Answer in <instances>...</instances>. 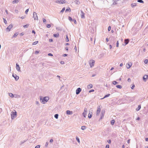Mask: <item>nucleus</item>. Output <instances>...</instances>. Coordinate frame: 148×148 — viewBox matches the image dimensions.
<instances>
[{
	"instance_id": "412c9836",
	"label": "nucleus",
	"mask_w": 148,
	"mask_h": 148,
	"mask_svg": "<svg viewBox=\"0 0 148 148\" xmlns=\"http://www.w3.org/2000/svg\"><path fill=\"white\" fill-rule=\"evenodd\" d=\"M136 3H132L131 4V6L132 8L136 6Z\"/></svg>"
},
{
	"instance_id": "a19ab883",
	"label": "nucleus",
	"mask_w": 148,
	"mask_h": 148,
	"mask_svg": "<svg viewBox=\"0 0 148 148\" xmlns=\"http://www.w3.org/2000/svg\"><path fill=\"white\" fill-rule=\"evenodd\" d=\"M69 41L68 37L67 36V35H66V42H68Z\"/></svg>"
},
{
	"instance_id": "473e14b6",
	"label": "nucleus",
	"mask_w": 148,
	"mask_h": 148,
	"mask_svg": "<svg viewBox=\"0 0 148 148\" xmlns=\"http://www.w3.org/2000/svg\"><path fill=\"white\" fill-rule=\"evenodd\" d=\"M14 97H15V98H18L20 97L19 95H18L16 94H14Z\"/></svg>"
},
{
	"instance_id": "864d4df0",
	"label": "nucleus",
	"mask_w": 148,
	"mask_h": 148,
	"mask_svg": "<svg viewBox=\"0 0 148 148\" xmlns=\"http://www.w3.org/2000/svg\"><path fill=\"white\" fill-rule=\"evenodd\" d=\"M135 87V85L134 84H133L132 86V87H131V89H134V88Z\"/></svg>"
},
{
	"instance_id": "72a5a7b5",
	"label": "nucleus",
	"mask_w": 148,
	"mask_h": 148,
	"mask_svg": "<svg viewBox=\"0 0 148 148\" xmlns=\"http://www.w3.org/2000/svg\"><path fill=\"white\" fill-rule=\"evenodd\" d=\"M76 139L77 140V141L79 143H80V140H79V138L77 137V136H76Z\"/></svg>"
},
{
	"instance_id": "f8f14e48",
	"label": "nucleus",
	"mask_w": 148,
	"mask_h": 148,
	"mask_svg": "<svg viewBox=\"0 0 148 148\" xmlns=\"http://www.w3.org/2000/svg\"><path fill=\"white\" fill-rule=\"evenodd\" d=\"M143 78L145 82L146 80L148 78V75H145L143 77Z\"/></svg>"
},
{
	"instance_id": "ea45409f",
	"label": "nucleus",
	"mask_w": 148,
	"mask_h": 148,
	"mask_svg": "<svg viewBox=\"0 0 148 148\" xmlns=\"http://www.w3.org/2000/svg\"><path fill=\"white\" fill-rule=\"evenodd\" d=\"M43 22L45 24H46V20L45 18H43Z\"/></svg>"
},
{
	"instance_id": "0e129e2a",
	"label": "nucleus",
	"mask_w": 148,
	"mask_h": 148,
	"mask_svg": "<svg viewBox=\"0 0 148 148\" xmlns=\"http://www.w3.org/2000/svg\"><path fill=\"white\" fill-rule=\"evenodd\" d=\"M67 54H64L63 55V56L64 57H65V56H67Z\"/></svg>"
},
{
	"instance_id": "f3484780",
	"label": "nucleus",
	"mask_w": 148,
	"mask_h": 148,
	"mask_svg": "<svg viewBox=\"0 0 148 148\" xmlns=\"http://www.w3.org/2000/svg\"><path fill=\"white\" fill-rule=\"evenodd\" d=\"M93 86L91 84H90L88 85L87 86V88L88 89H89L92 88V87Z\"/></svg>"
},
{
	"instance_id": "052dcab7",
	"label": "nucleus",
	"mask_w": 148,
	"mask_h": 148,
	"mask_svg": "<svg viewBox=\"0 0 148 148\" xmlns=\"http://www.w3.org/2000/svg\"><path fill=\"white\" fill-rule=\"evenodd\" d=\"M53 140L52 139H51L50 140V142L51 143L53 142Z\"/></svg>"
},
{
	"instance_id": "aec40b11",
	"label": "nucleus",
	"mask_w": 148,
	"mask_h": 148,
	"mask_svg": "<svg viewBox=\"0 0 148 148\" xmlns=\"http://www.w3.org/2000/svg\"><path fill=\"white\" fill-rule=\"evenodd\" d=\"M9 95L11 98L14 97V95L12 93H9Z\"/></svg>"
},
{
	"instance_id": "cd10ccee",
	"label": "nucleus",
	"mask_w": 148,
	"mask_h": 148,
	"mask_svg": "<svg viewBox=\"0 0 148 148\" xmlns=\"http://www.w3.org/2000/svg\"><path fill=\"white\" fill-rule=\"evenodd\" d=\"M58 114H56L54 115V117L56 119H58Z\"/></svg>"
},
{
	"instance_id": "c85d7f7f",
	"label": "nucleus",
	"mask_w": 148,
	"mask_h": 148,
	"mask_svg": "<svg viewBox=\"0 0 148 148\" xmlns=\"http://www.w3.org/2000/svg\"><path fill=\"white\" fill-rule=\"evenodd\" d=\"M115 121L114 120H112L111 121V123L112 125H113L114 124Z\"/></svg>"
},
{
	"instance_id": "393cba45",
	"label": "nucleus",
	"mask_w": 148,
	"mask_h": 148,
	"mask_svg": "<svg viewBox=\"0 0 148 148\" xmlns=\"http://www.w3.org/2000/svg\"><path fill=\"white\" fill-rule=\"evenodd\" d=\"M53 36L55 37H58L59 36V34H54Z\"/></svg>"
},
{
	"instance_id": "c756f323",
	"label": "nucleus",
	"mask_w": 148,
	"mask_h": 148,
	"mask_svg": "<svg viewBox=\"0 0 148 148\" xmlns=\"http://www.w3.org/2000/svg\"><path fill=\"white\" fill-rule=\"evenodd\" d=\"M29 26V24H27L26 25H24L23 26V27L25 28H27Z\"/></svg>"
},
{
	"instance_id": "6e6d98bb",
	"label": "nucleus",
	"mask_w": 148,
	"mask_h": 148,
	"mask_svg": "<svg viewBox=\"0 0 148 148\" xmlns=\"http://www.w3.org/2000/svg\"><path fill=\"white\" fill-rule=\"evenodd\" d=\"M106 148H109V146L108 145H106Z\"/></svg>"
},
{
	"instance_id": "f257e3e1",
	"label": "nucleus",
	"mask_w": 148,
	"mask_h": 148,
	"mask_svg": "<svg viewBox=\"0 0 148 148\" xmlns=\"http://www.w3.org/2000/svg\"><path fill=\"white\" fill-rule=\"evenodd\" d=\"M49 98L48 97H40V100L41 102L43 104L46 103L49 100Z\"/></svg>"
},
{
	"instance_id": "20e7f679",
	"label": "nucleus",
	"mask_w": 148,
	"mask_h": 148,
	"mask_svg": "<svg viewBox=\"0 0 148 148\" xmlns=\"http://www.w3.org/2000/svg\"><path fill=\"white\" fill-rule=\"evenodd\" d=\"M16 115V112L15 110V112H11V119H14Z\"/></svg>"
},
{
	"instance_id": "49530a36",
	"label": "nucleus",
	"mask_w": 148,
	"mask_h": 148,
	"mask_svg": "<svg viewBox=\"0 0 148 148\" xmlns=\"http://www.w3.org/2000/svg\"><path fill=\"white\" fill-rule=\"evenodd\" d=\"M119 41H117V42H116V47H119Z\"/></svg>"
},
{
	"instance_id": "774afa93",
	"label": "nucleus",
	"mask_w": 148,
	"mask_h": 148,
	"mask_svg": "<svg viewBox=\"0 0 148 148\" xmlns=\"http://www.w3.org/2000/svg\"><path fill=\"white\" fill-rule=\"evenodd\" d=\"M65 49H66V50L68 51V47H66V48H65Z\"/></svg>"
},
{
	"instance_id": "423d86ee",
	"label": "nucleus",
	"mask_w": 148,
	"mask_h": 148,
	"mask_svg": "<svg viewBox=\"0 0 148 148\" xmlns=\"http://www.w3.org/2000/svg\"><path fill=\"white\" fill-rule=\"evenodd\" d=\"M33 17L34 18V20H38V18L37 14L35 12H33Z\"/></svg>"
},
{
	"instance_id": "79ce46f5",
	"label": "nucleus",
	"mask_w": 148,
	"mask_h": 148,
	"mask_svg": "<svg viewBox=\"0 0 148 148\" xmlns=\"http://www.w3.org/2000/svg\"><path fill=\"white\" fill-rule=\"evenodd\" d=\"M48 144H49L48 142H46L45 145V146L46 147H47Z\"/></svg>"
},
{
	"instance_id": "bf43d9fd",
	"label": "nucleus",
	"mask_w": 148,
	"mask_h": 148,
	"mask_svg": "<svg viewBox=\"0 0 148 148\" xmlns=\"http://www.w3.org/2000/svg\"><path fill=\"white\" fill-rule=\"evenodd\" d=\"M64 61H61L60 62L61 64H64Z\"/></svg>"
},
{
	"instance_id": "6e6552de",
	"label": "nucleus",
	"mask_w": 148,
	"mask_h": 148,
	"mask_svg": "<svg viewBox=\"0 0 148 148\" xmlns=\"http://www.w3.org/2000/svg\"><path fill=\"white\" fill-rule=\"evenodd\" d=\"M132 65V63L131 62H128L126 65L127 68V69L130 68L131 67Z\"/></svg>"
},
{
	"instance_id": "2eb2a0df",
	"label": "nucleus",
	"mask_w": 148,
	"mask_h": 148,
	"mask_svg": "<svg viewBox=\"0 0 148 148\" xmlns=\"http://www.w3.org/2000/svg\"><path fill=\"white\" fill-rule=\"evenodd\" d=\"M104 114V112L103 111L101 112V117L100 119H102V118L103 117Z\"/></svg>"
},
{
	"instance_id": "37998d69",
	"label": "nucleus",
	"mask_w": 148,
	"mask_h": 148,
	"mask_svg": "<svg viewBox=\"0 0 148 148\" xmlns=\"http://www.w3.org/2000/svg\"><path fill=\"white\" fill-rule=\"evenodd\" d=\"M47 27L48 28H49L51 27V25L49 24H48L47 25Z\"/></svg>"
},
{
	"instance_id": "c03bdc74",
	"label": "nucleus",
	"mask_w": 148,
	"mask_h": 148,
	"mask_svg": "<svg viewBox=\"0 0 148 148\" xmlns=\"http://www.w3.org/2000/svg\"><path fill=\"white\" fill-rule=\"evenodd\" d=\"M28 11H29V9H27V10H26V11H25V14H27V12H28Z\"/></svg>"
},
{
	"instance_id": "5701e85b",
	"label": "nucleus",
	"mask_w": 148,
	"mask_h": 148,
	"mask_svg": "<svg viewBox=\"0 0 148 148\" xmlns=\"http://www.w3.org/2000/svg\"><path fill=\"white\" fill-rule=\"evenodd\" d=\"M141 108V106L140 105H139L138 106V107L136 109V110L137 111H139Z\"/></svg>"
},
{
	"instance_id": "680f3d73",
	"label": "nucleus",
	"mask_w": 148,
	"mask_h": 148,
	"mask_svg": "<svg viewBox=\"0 0 148 148\" xmlns=\"http://www.w3.org/2000/svg\"><path fill=\"white\" fill-rule=\"evenodd\" d=\"M57 77L59 79V80H60V76L58 75L57 76Z\"/></svg>"
},
{
	"instance_id": "e2e57ef3",
	"label": "nucleus",
	"mask_w": 148,
	"mask_h": 148,
	"mask_svg": "<svg viewBox=\"0 0 148 148\" xmlns=\"http://www.w3.org/2000/svg\"><path fill=\"white\" fill-rule=\"evenodd\" d=\"M62 1L61 2V1L60 0V1H58V2L59 3H63V2H62Z\"/></svg>"
},
{
	"instance_id": "3c124183",
	"label": "nucleus",
	"mask_w": 148,
	"mask_h": 148,
	"mask_svg": "<svg viewBox=\"0 0 148 148\" xmlns=\"http://www.w3.org/2000/svg\"><path fill=\"white\" fill-rule=\"evenodd\" d=\"M111 27L110 26H109L108 27V30L109 31H110V30H111Z\"/></svg>"
},
{
	"instance_id": "13d9d810",
	"label": "nucleus",
	"mask_w": 148,
	"mask_h": 148,
	"mask_svg": "<svg viewBox=\"0 0 148 148\" xmlns=\"http://www.w3.org/2000/svg\"><path fill=\"white\" fill-rule=\"evenodd\" d=\"M39 53V52L38 51H36L35 52V53L36 54H37Z\"/></svg>"
},
{
	"instance_id": "dca6fc26",
	"label": "nucleus",
	"mask_w": 148,
	"mask_h": 148,
	"mask_svg": "<svg viewBox=\"0 0 148 148\" xmlns=\"http://www.w3.org/2000/svg\"><path fill=\"white\" fill-rule=\"evenodd\" d=\"M81 16L82 18H84V12L82 10H81Z\"/></svg>"
},
{
	"instance_id": "de8ad7c7",
	"label": "nucleus",
	"mask_w": 148,
	"mask_h": 148,
	"mask_svg": "<svg viewBox=\"0 0 148 148\" xmlns=\"http://www.w3.org/2000/svg\"><path fill=\"white\" fill-rule=\"evenodd\" d=\"M40 145H37L35 147V148H40Z\"/></svg>"
},
{
	"instance_id": "f03ea898",
	"label": "nucleus",
	"mask_w": 148,
	"mask_h": 148,
	"mask_svg": "<svg viewBox=\"0 0 148 148\" xmlns=\"http://www.w3.org/2000/svg\"><path fill=\"white\" fill-rule=\"evenodd\" d=\"M89 63L91 68H92L94 65L95 61L94 60H90L89 61Z\"/></svg>"
},
{
	"instance_id": "a211bd4d",
	"label": "nucleus",
	"mask_w": 148,
	"mask_h": 148,
	"mask_svg": "<svg viewBox=\"0 0 148 148\" xmlns=\"http://www.w3.org/2000/svg\"><path fill=\"white\" fill-rule=\"evenodd\" d=\"M110 95L109 94H108L107 95H105L103 98L101 99H104V98L109 97L110 96Z\"/></svg>"
},
{
	"instance_id": "e433bc0d",
	"label": "nucleus",
	"mask_w": 148,
	"mask_h": 148,
	"mask_svg": "<svg viewBox=\"0 0 148 148\" xmlns=\"http://www.w3.org/2000/svg\"><path fill=\"white\" fill-rule=\"evenodd\" d=\"M68 11H70V12L71 11L70 8H68L67 9H66V10L65 12H67Z\"/></svg>"
},
{
	"instance_id": "f704fd0d",
	"label": "nucleus",
	"mask_w": 148,
	"mask_h": 148,
	"mask_svg": "<svg viewBox=\"0 0 148 148\" xmlns=\"http://www.w3.org/2000/svg\"><path fill=\"white\" fill-rule=\"evenodd\" d=\"M148 62V60L147 59H145V60L144 63L145 64H147V63Z\"/></svg>"
},
{
	"instance_id": "b1692460",
	"label": "nucleus",
	"mask_w": 148,
	"mask_h": 148,
	"mask_svg": "<svg viewBox=\"0 0 148 148\" xmlns=\"http://www.w3.org/2000/svg\"><path fill=\"white\" fill-rule=\"evenodd\" d=\"M116 87L119 89H121L122 88V86L120 85H117L116 86Z\"/></svg>"
},
{
	"instance_id": "9b49d317",
	"label": "nucleus",
	"mask_w": 148,
	"mask_h": 148,
	"mask_svg": "<svg viewBox=\"0 0 148 148\" xmlns=\"http://www.w3.org/2000/svg\"><path fill=\"white\" fill-rule=\"evenodd\" d=\"M16 69L18 71H21L20 67L17 63L16 64Z\"/></svg>"
},
{
	"instance_id": "2f4dec72",
	"label": "nucleus",
	"mask_w": 148,
	"mask_h": 148,
	"mask_svg": "<svg viewBox=\"0 0 148 148\" xmlns=\"http://www.w3.org/2000/svg\"><path fill=\"white\" fill-rule=\"evenodd\" d=\"M137 1L141 3H144V1L142 0H138Z\"/></svg>"
},
{
	"instance_id": "58836bf2",
	"label": "nucleus",
	"mask_w": 148,
	"mask_h": 148,
	"mask_svg": "<svg viewBox=\"0 0 148 148\" xmlns=\"http://www.w3.org/2000/svg\"><path fill=\"white\" fill-rule=\"evenodd\" d=\"M113 84L114 85H115L116 84H117L118 83V82H117L116 81H114L113 82Z\"/></svg>"
},
{
	"instance_id": "a18cd8bd",
	"label": "nucleus",
	"mask_w": 148,
	"mask_h": 148,
	"mask_svg": "<svg viewBox=\"0 0 148 148\" xmlns=\"http://www.w3.org/2000/svg\"><path fill=\"white\" fill-rule=\"evenodd\" d=\"M69 20L70 21H71L72 20V18L71 17L69 16Z\"/></svg>"
},
{
	"instance_id": "9d476101",
	"label": "nucleus",
	"mask_w": 148,
	"mask_h": 148,
	"mask_svg": "<svg viewBox=\"0 0 148 148\" xmlns=\"http://www.w3.org/2000/svg\"><path fill=\"white\" fill-rule=\"evenodd\" d=\"M12 76L14 77L15 78V80L16 81H17L18 80L19 78V76H18L16 75V74H12Z\"/></svg>"
},
{
	"instance_id": "ddd939ff",
	"label": "nucleus",
	"mask_w": 148,
	"mask_h": 148,
	"mask_svg": "<svg viewBox=\"0 0 148 148\" xmlns=\"http://www.w3.org/2000/svg\"><path fill=\"white\" fill-rule=\"evenodd\" d=\"M66 114L67 115H71L73 113V112L69 110H67L66 111Z\"/></svg>"
},
{
	"instance_id": "4c0bfd02",
	"label": "nucleus",
	"mask_w": 148,
	"mask_h": 148,
	"mask_svg": "<svg viewBox=\"0 0 148 148\" xmlns=\"http://www.w3.org/2000/svg\"><path fill=\"white\" fill-rule=\"evenodd\" d=\"M65 10V8H63L62 10L60 12H64V11Z\"/></svg>"
},
{
	"instance_id": "39448f33",
	"label": "nucleus",
	"mask_w": 148,
	"mask_h": 148,
	"mask_svg": "<svg viewBox=\"0 0 148 148\" xmlns=\"http://www.w3.org/2000/svg\"><path fill=\"white\" fill-rule=\"evenodd\" d=\"M101 106H99L97 108V110L96 112V115L97 116H98L99 115L100 112L101 110Z\"/></svg>"
},
{
	"instance_id": "7c9ffc66",
	"label": "nucleus",
	"mask_w": 148,
	"mask_h": 148,
	"mask_svg": "<svg viewBox=\"0 0 148 148\" xmlns=\"http://www.w3.org/2000/svg\"><path fill=\"white\" fill-rule=\"evenodd\" d=\"M38 41H35V42H33L32 45H36L38 43Z\"/></svg>"
},
{
	"instance_id": "c9c22d12",
	"label": "nucleus",
	"mask_w": 148,
	"mask_h": 148,
	"mask_svg": "<svg viewBox=\"0 0 148 148\" xmlns=\"http://www.w3.org/2000/svg\"><path fill=\"white\" fill-rule=\"evenodd\" d=\"M3 21H4V23L5 24H7V21L6 20V19H5L4 18H3Z\"/></svg>"
},
{
	"instance_id": "7ed1b4c3",
	"label": "nucleus",
	"mask_w": 148,
	"mask_h": 148,
	"mask_svg": "<svg viewBox=\"0 0 148 148\" xmlns=\"http://www.w3.org/2000/svg\"><path fill=\"white\" fill-rule=\"evenodd\" d=\"M13 25L12 24H10L7 28H6L5 30L6 32H9L10 29L12 27Z\"/></svg>"
},
{
	"instance_id": "6ab92c4d",
	"label": "nucleus",
	"mask_w": 148,
	"mask_h": 148,
	"mask_svg": "<svg viewBox=\"0 0 148 148\" xmlns=\"http://www.w3.org/2000/svg\"><path fill=\"white\" fill-rule=\"evenodd\" d=\"M19 1L18 0H14L12 1V3L14 4L15 3H17Z\"/></svg>"
},
{
	"instance_id": "69168bd1",
	"label": "nucleus",
	"mask_w": 148,
	"mask_h": 148,
	"mask_svg": "<svg viewBox=\"0 0 148 148\" xmlns=\"http://www.w3.org/2000/svg\"><path fill=\"white\" fill-rule=\"evenodd\" d=\"M49 41L50 42H52L53 41V40L52 39H49Z\"/></svg>"
},
{
	"instance_id": "4d7b16f0",
	"label": "nucleus",
	"mask_w": 148,
	"mask_h": 148,
	"mask_svg": "<svg viewBox=\"0 0 148 148\" xmlns=\"http://www.w3.org/2000/svg\"><path fill=\"white\" fill-rule=\"evenodd\" d=\"M48 55L50 56H53V54L51 53H49L48 54Z\"/></svg>"
},
{
	"instance_id": "a878e982",
	"label": "nucleus",
	"mask_w": 148,
	"mask_h": 148,
	"mask_svg": "<svg viewBox=\"0 0 148 148\" xmlns=\"http://www.w3.org/2000/svg\"><path fill=\"white\" fill-rule=\"evenodd\" d=\"M92 116V113H91V114L89 113L88 114V117L89 118H91Z\"/></svg>"
},
{
	"instance_id": "1a4fd4ad",
	"label": "nucleus",
	"mask_w": 148,
	"mask_h": 148,
	"mask_svg": "<svg viewBox=\"0 0 148 148\" xmlns=\"http://www.w3.org/2000/svg\"><path fill=\"white\" fill-rule=\"evenodd\" d=\"M81 91V89L80 88H77L76 91V93L77 95H78Z\"/></svg>"
},
{
	"instance_id": "4be33fe9",
	"label": "nucleus",
	"mask_w": 148,
	"mask_h": 148,
	"mask_svg": "<svg viewBox=\"0 0 148 148\" xmlns=\"http://www.w3.org/2000/svg\"><path fill=\"white\" fill-rule=\"evenodd\" d=\"M86 128V127L85 126H82L81 127V129L82 130H84Z\"/></svg>"
},
{
	"instance_id": "5fc2aeb1",
	"label": "nucleus",
	"mask_w": 148,
	"mask_h": 148,
	"mask_svg": "<svg viewBox=\"0 0 148 148\" xmlns=\"http://www.w3.org/2000/svg\"><path fill=\"white\" fill-rule=\"evenodd\" d=\"M127 81L128 82H130L131 81V79L130 78H129L128 79H127Z\"/></svg>"
},
{
	"instance_id": "8fccbe9b",
	"label": "nucleus",
	"mask_w": 148,
	"mask_h": 148,
	"mask_svg": "<svg viewBox=\"0 0 148 148\" xmlns=\"http://www.w3.org/2000/svg\"><path fill=\"white\" fill-rule=\"evenodd\" d=\"M94 91V90L93 89H92V90H90L89 91V92H93Z\"/></svg>"
},
{
	"instance_id": "338daca9",
	"label": "nucleus",
	"mask_w": 148,
	"mask_h": 148,
	"mask_svg": "<svg viewBox=\"0 0 148 148\" xmlns=\"http://www.w3.org/2000/svg\"><path fill=\"white\" fill-rule=\"evenodd\" d=\"M136 120H140V118L139 117H138L136 119Z\"/></svg>"
},
{
	"instance_id": "0eeeda50",
	"label": "nucleus",
	"mask_w": 148,
	"mask_h": 148,
	"mask_svg": "<svg viewBox=\"0 0 148 148\" xmlns=\"http://www.w3.org/2000/svg\"><path fill=\"white\" fill-rule=\"evenodd\" d=\"M87 112V109L86 108H85L84 109V112L82 113L83 116L85 117H86V115Z\"/></svg>"
},
{
	"instance_id": "4468645a",
	"label": "nucleus",
	"mask_w": 148,
	"mask_h": 148,
	"mask_svg": "<svg viewBox=\"0 0 148 148\" xmlns=\"http://www.w3.org/2000/svg\"><path fill=\"white\" fill-rule=\"evenodd\" d=\"M129 42V40L128 39H125L124 40V42L125 43V44L124 45H123L124 46H125Z\"/></svg>"
},
{
	"instance_id": "603ef678",
	"label": "nucleus",
	"mask_w": 148,
	"mask_h": 148,
	"mask_svg": "<svg viewBox=\"0 0 148 148\" xmlns=\"http://www.w3.org/2000/svg\"><path fill=\"white\" fill-rule=\"evenodd\" d=\"M36 103L37 105H39V102H38V101H36Z\"/></svg>"
},
{
	"instance_id": "bb28decb",
	"label": "nucleus",
	"mask_w": 148,
	"mask_h": 148,
	"mask_svg": "<svg viewBox=\"0 0 148 148\" xmlns=\"http://www.w3.org/2000/svg\"><path fill=\"white\" fill-rule=\"evenodd\" d=\"M18 34L17 32L15 33L14 34V35L13 36V37H16Z\"/></svg>"
},
{
	"instance_id": "09e8293b",
	"label": "nucleus",
	"mask_w": 148,
	"mask_h": 148,
	"mask_svg": "<svg viewBox=\"0 0 148 148\" xmlns=\"http://www.w3.org/2000/svg\"><path fill=\"white\" fill-rule=\"evenodd\" d=\"M26 17V16H22L21 18L22 19H23L24 18H25Z\"/></svg>"
}]
</instances>
